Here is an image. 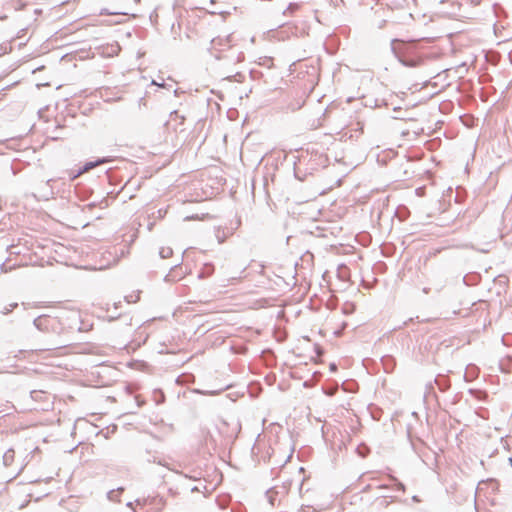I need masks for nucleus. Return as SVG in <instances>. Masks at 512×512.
Returning a JSON list of instances; mask_svg holds the SVG:
<instances>
[{
    "instance_id": "c85d7f7f",
    "label": "nucleus",
    "mask_w": 512,
    "mask_h": 512,
    "mask_svg": "<svg viewBox=\"0 0 512 512\" xmlns=\"http://www.w3.org/2000/svg\"><path fill=\"white\" fill-rule=\"evenodd\" d=\"M480 251H481L482 253H487V252H488V250H485V249H482V250H480Z\"/></svg>"
},
{
    "instance_id": "b1692460",
    "label": "nucleus",
    "mask_w": 512,
    "mask_h": 512,
    "mask_svg": "<svg viewBox=\"0 0 512 512\" xmlns=\"http://www.w3.org/2000/svg\"><path fill=\"white\" fill-rule=\"evenodd\" d=\"M412 500H413L414 502H420V501H421V500H420V498H419L417 495H414V496L412 497Z\"/></svg>"
},
{
    "instance_id": "a878e982",
    "label": "nucleus",
    "mask_w": 512,
    "mask_h": 512,
    "mask_svg": "<svg viewBox=\"0 0 512 512\" xmlns=\"http://www.w3.org/2000/svg\"><path fill=\"white\" fill-rule=\"evenodd\" d=\"M330 368H331V370L336 369V365L335 364H331Z\"/></svg>"
},
{
    "instance_id": "20e7f679",
    "label": "nucleus",
    "mask_w": 512,
    "mask_h": 512,
    "mask_svg": "<svg viewBox=\"0 0 512 512\" xmlns=\"http://www.w3.org/2000/svg\"><path fill=\"white\" fill-rule=\"evenodd\" d=\"M187 274V270L184 269L182 262H180L170 268L163 280L166 283H175L182 280Z\"/></svg>"
},
{
    "instance_id": "dca6fc26",
    "label": "nucleus",
    "mask_w": 512,
    "mask_h": 512,
    "mask_svg": "<svg viewBox=\"0 0 512 512\" xmlns=\"http://www.w3.org/2000/svg\"><path fill=\"white\" fill-rule=\"evenodd\" d=\"M299 9V4L297 3H290L287 8L284 10V15H292L295 11Z\"/></svg>"
},
{
    "instance_id": "f8f14e48",
    "label": "nucleus",
    "mask_w": 512,
    "mask_h": 512,
    "mask_svg": "<svg viewBox=\"0 0 512 512\" xmlns=\"http://www.w3.org/2000/svg\"><path fill=\"white\" fill-rule=\"evenodd\" d=\"M15 451L13 449H8L3 455V464L5 466H10L14 462Z\"/></svg>"
},
{
    "instance_id": "f3484780",
    "label": "nucleus",
    "mask_w": 512,
    "mask_h": 512,
    "mask_svg": "<svg viewBox=\"0 0 512 512\" xmlns=\"http://www.w3.org/2000/svg\"><path fill=\"white\" fill-rule=\"evenodd\" d=\"M124 489L122 487H119L117 490H111L108 492L107 497L111 501H116L118 493H121Z\"/></svg>"
},
{
    "instance_id": "bb28decb",
    "label": "nucleus",
    "mask_w": 512,
    "mask_h": 512,
    "mask_svg": "<svg viewBox=\"0 0 512 512\" xmlns=\"http://www.w3.org/2000/svg\"><path fill=\"white\" fill-rule=\"evenodd\" d=\"M430 388H433L431 383L427 385V389H430Z\"/></svg>"
},
{
    "instance_id": "f257e3e1",
    "label": "nucleus",
    "mask_w": 512,
    "mask_h": 512,
    "mask_svg": "<svg viewBox=\"0 0 512 512\" xmlns=\"http://www.w3.org/2000/svg\"><path fill=\"white\" fill-rule=\"evenodd\" d=\"M391 51L398 61L405 67L415 68L420 66L424 59L415 54L414 48L399 39H393L391 41Z\"/></svg>"
},
{
    "instance_id": "9b49d317",
    "label": "nucleus",
    "mask_w": 512,
    "mask_h": 512,
    "mask_svg": "<svg viewBox=\"0 0 512 512\" xmlns=\"http://www.w3.org/2000/svg\"><path fill=\"white\" fill-rule=\"evenodd\" d=\"M381 361L386 372L391 371L395 365L394 358L390 355L383 356Z\"/></svg>"
},
{
    "instance_id": "c756f323",
    "label": "nucleus",
    "mask_w": 512,
    "mask_h": 512,
    "mask_svg": "<svg viewBox=\"0 0 512 512\" xmlns=\"http://www.w3.org/2000/svg\"><path fill=\"white\" fill-rule=\"evenodd\" d=\"M127 506H128V507H132V502H128V503H127Z\"/></svg>"
},
{
    "instance_id": "9d476101",
    "label": "nucleus",
    "mask_w": 512,
    "mask_h": 512,
    "mask_svg": "<svg viewBox=\"0 0 512 512\" xmlns=\"http://www.w3.org/2000/svg\"><path fill=\"white\" fill-rule=\"evenodd\" d=\"M230 36H227L225 38L217 37L212 39L211 45L213 49H216L217 47H225L230 46Z\"/></svg>"
},
{
    "instance_id": "ddd939ff",
    "label": "nucleus",
    "mask_w": 512,
    "mask_h": 512,
    "mask_svg": "<svg viewBox=\"0 0 512 512\" xmlns=\"http://www.w3.org/2000/svg\"><path fill=\"white\" fill-rule=\"evenodd\" d=\"M278 494L279 492L276 490V487H273L266 492L268 501L271 505H275V501L277 500Z\"/></svg>"
},
{
    "instance_id": "7c9ffc66",
    "label": "nucleus",
    "mask_w": 512,
    "mask_h": 512,
    "mask_svg": "<svg viewBox=\"0 0 512 512\" xmlns=\"http://www.w3.org/2000/svg\"><path fill=\"white\" fill-rule=\"evenodd\" d=\"M509 462H510V464L512 466V457L509 458Z\"/></svg>"
},
{
    "instance_id": "6e6552de",
    "label": "nucleus",
    "mask_w": 512,
    "mask_h": 512,
    "mask_svg": "<svg viewBox=\"0 0 512 512\" xmlns=\"http://www.w3.org/2000/svg\"><path fill=\"white\" fill-rule=\"evenodd\" d=\"M435 385L441 392H445L450 388V381L446 376L438 375L434 380Z\"/></svg>"
},
{
    "instance_id": "423d86ee",
    "label": "nucleus",
    "mask_w": 512,
    "mask_h": 512,
    "mask_svg": "<svg viewBox=\"0 0 512 512\" xmlns=\"http://www.w3.org/2000/svg\"><path fill=\"white\" fill-rule=\"evenodd\" d=\"M106 162H108L107 158H98L95 161L86 162L84 164V166L82 168H80L76 174L71 176V179L74 180L75 178L80 176L82 173H85V172L95 168L96 166H98L100 164H103V163H106Z\"/></svg>"
},
{
    "instance_id": "0eeeda50",
    "label": "nucleus",
    "mask_w": 512,
    "mask_h": 512,
    "mask_svg": "<svg viewBox=\"0 0 512 512\" xmlns=\"http://www.w3.org/2000/svg\"><path fill=\"white\" fill-rule=\"evenodd\" d=\"M294 175L295 177L300 180V181H304L306 179V177L308 175H310L308 173V171H306V166L305 164H301L300 163V159L298 160V163H295V166H294Z\"/></svg>"
},
{
    "instance_id": "39448f33",
    "label": "nucleus",
    "mask_w": 512,
    "mask_h": 512,
    "mask_svg": "<svg viewBox=\"0 0 512 512\" xmlns=\"http://www.w3.org/2000/svg\"><path fill=\"white\" fill-rule=\"evenodd\" d=\"M241 226V218H237L235 226L231 227H217L215 230V236L219 244H222L229 236L233 235L234 232Z\"/></svg>"
},
{
    "instance_id": "cd10ccee",
    "label": "nucleus",
    "mask_w": 512,
    "mask_h": 512,
    "mask_svg": "<svg viewBox=\"0 0 512 512\" xmlns=\"http://www.w3.org/2000/svg\"><path fill=\"white\" fill-rule=\"evenodd\" d=\"M148 462H151V459H148ZM152 462H156V459H155V457H153V460H152Z\"/></svg>"
},
{
    "instance_id": "2eb2a0df",
    "label": "nucleus",
    "mask_w": 512,
    "mask_h": 512,
    "mask_svg": "<svg viewBox=\"0 0 512 512\" xmlns=\"http://www.w3.org/2000/svg\"><path fill=\"white\" fill-rule=\"evenodd\" d=\"M153 394L157 405H160L165 401V395L161 390H154Z\"/></svg>"
},
{
    "instance_id": "6ab92c4d",
    "label": "nucleus",
    "mask_w": 512,
    "mask_h": 512,
    "mask_svg": "<svg viewBox=\"0 0 512 512\" xmlns=\"http://www.w3.org/2000/svg\"><path fill=\"white\" fill-rule=\"evenodd\" d=\"M355 125L356 127L353 128L354 131H363L364 123L362 121H357Z\"/></svg>"
},
{
    "instance_id": "5701e85b",
    "label": "nucleus",
    "mask_w": 512,
    "mask_h": 512,
    "mask_svg": "<svg viewBox=\"0 0 512 512\" xmlns=\"http://www.w3.org/2000/svg\"><path fill=\"white\" fill-rule=\"evenodd\" d=\"M95 206H96V203H95V202H91V203H89V204H87V205H86V208H87V209H89V210H91V209H92L93 207H95Z\"/></svg>"
},
{
    "instance_id": "1a4fd4ad",
    "label": "nucleus",
    "mask_w": 512,
    "mask_h": 512,
    "mask_svg": "<svg viewBox=\"0 0 512 512\" xmlns=\"http://www.w3.org/2000/svg\"><path fill=\"white\" fill-rule=\"evenodd\" d=\"M214 273V265L211 263H205L199 272L198 278L204 279L211 276Z\"/></svg>"
},
{
    "instance_id": "a211bd4d",
    "label": "nucleus",
    "mask_w": 512,
    "mask_h": 512,
    "mask_svg": "<svg viewBox=\"0 0 512 512\" xmlns=\"http://www.w3.org/2000/svg\"><path fill=\"white\" fill-rule=\"evenodd\" d=\"M17 306H18V303H11V304H9V305L5 306V307L2 309L1 313H2L3 315H7V314H9L10 312H12V311L17 307Z\"/></svg>"
},
{
    "instance_id": "412c9836",
    "label": "nucleus",
    "mask_w": 512,
    "mask_h": 512,
    "mask_svg": "<svg viewBox=\"0 0 512 512\" xmlns=\"http://www.w3.org/2000/svg\"><path fill=\"white\" fill-rule=\"evenodd\" d=\"M53 195H54V191L50 187L49 191L45 194L46 199H49L50 197H53Z\"/></svg>"
},
{
    "instance_id": "7ed1b4c3",
    "label": "nucleus",
    "mask_w": 512,
    "mask_h": 512,
    "mask_svg": "<svg viewBox=\"0 0 512 512\" xmlns=\"http://www.w3.org/2000/svg\"><path fill=\"white\" fill-rule=\"evenodd\" d=\"M33 325L41 332H55L59 322L57 318L49 315H40L33 320Z\"/></svg>"
},
{
    "instance_id": "aec40b11",
    "label": "nucleus",
    "mask_w": 512,
    "mask_h": 512,
    "mask_svg": "<svg viewBox=\"0 0 512 512\" xmlns=\"http://www.w3.org/2000/svg\"><path fill=\"white\" fill-rule=\"evenodd\" d=\"M137 407H142L145 404V401L140 398V396L135 397Z\"/></svg>"
},
{
    "instance_id": "4be33fe9",
    "label": "nucleus",
    "mask_w": 512,
    "mask_h": 512,
    "mask_svg": "<svg viewBox=\"0 0 512 512\" xmlns=\"http://www.w3.org/2000/svg\"><path fill=\"white\" fill-rule=\"evenodd\" d=\"M397 488H398L399 490H402V491H404V490H405V486H404V484H403V483H401V482H398V483H397Z\"/></svg>"
},
{
    "instance_id": "393cba45",
    "label": "nucleus",
    "mask_w": 512,
    "mask_h": 512,
    "mask_svg": "<svg viewBox=\"0 0 512 512\" xmlns=\"http://www.w3.org/2000/svg\"><path fill=\"white\" fill-rule=\"evenodd\" d=\"M53 179H49L45 182V186L50 187V183L53 182Z\"/></svg>"
},
{
    "instance_id": "4468645a",
    "label": "nucleus",
    "mask_w": 512,
    "mask_h": 512,
    "mask_svg": "<svg viewBox=\"0 0 512 512\" xmlns=\"http://www.w3.org/2000/svg\"><path fill=\"white\" fill-rule=\"evenodd\" d=\"M173 255V250L170 247H161L159 250V256L162 259L170 258Z\"/></svg>"
},
{
    "instance_id": "f03ea898",
    "label": "nucleus",
    "mask_w": 512,
    "mask_h": 512,
    "mask_svg": "<svg viewBox=\"0 0 512 512\" xmlns=\"http://www.w3.org/2000/svg\"><path fill=\"white\" fill-rule=\"evenodd\" d=\"M300 163L305 164L306 171L312 175L315 171L328 166V157L318 151L306 150L300 155Z\"/></svg>"
}]
</instances>
